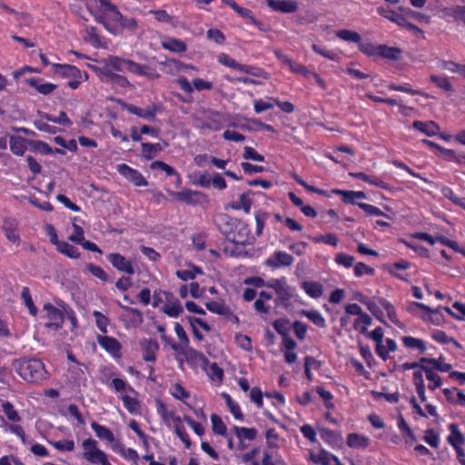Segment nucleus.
I'll list each match as a JSON object with an SVG mask.
<instances>
[{"instance_id": "nucleus-1", "label": "nucleus", "mask_w": 465, "mask_h": 465, "mask_svg": "<svg viewBox=\"0 0 465 465\" xmlns=\"http://www.w3.org/2000/svg\"><path fill=\"white\" fill-rule=\"evenodd\" d=\"M95 21L114 35H121L124 31L133 35L138 29V22L134 17L124 16L118 8L109 16H96Z\"/></svg>"}, {"instance_id": "nucleus-2", "label": "nucleus", "mask_w": 465, "mask_h": 465, "mask_svg": "<svg viewBox=\"0 0 465 465\" xmlns=\"http://www.w3.org/2000/svg\"><path fill=\"white\" fill-rule=\"evenodd\" d=\"M12 367L17 374L27 382H38L46 377V371L44 363L35 358L15 359Z\"/></svg>"}, {"instance_id": "nucleus-3", "label": "nucleus", "mask_w": 465, "mask_h": 465, "mask_svg": "<svg viewBox=\"0 0 465 465\" xmlns=\"http://www.w3.org/2000/svg\"><path fill=\"white\" fill-rule=\"evenodd\" d=\"M307 190L312 193H319L327 199H335L339 197L340 201L343 203H354L355 201L366 199V195L363 192L358 191H342V190H321L313 186L309 185Z\"/></svg>"}, {"instance_id": "nucleus-4", "label": "nucleus", "mask_w": 465, "mask_h": 465, "mask_svg": "<svg viewBox=\"0 0 465 465\" xmlns=\"http://www.w3.org/2000/svg\"><path fill=\"white\" fill-rule=\"evenodd\" d=\"M83 458L94 465H111L104 451L97 448V442L93 439H86L83 441Z\"/></svg>"}, {"instance_id": "nucleus-5", "label": "nucleus", "mask_w": 465, "mask_h": 465, "mask_svg": "<svg viewBox=\"0 0 465 465\" xmlns=\"http://www.w3.org/2000/svg\"><path fill=\"white\" fill-rule=\"evenodd\" d=\"M44 310L47 312V318L50 321L45 324V326L55 331L60 330L63 327L64 320V311L56 308L50 303H45L44 305Z\"/></svg>"}, {"instance_id": "nucleus-6", "label": "nucleus", "mask_w": 465, "mask_h": 465, "mask_svg": "<svg viewBox=\"0 0 465 465\" xmlns=\"http://www.w3.org/2000/svg\"><path fill=\"white\" fill-rule=\"evenodd\" d=\"M172 349L185 357L188 362H192L193 364H203L207 361L206 357L200 351L190 348L183 347V345H178L177 343L172 344Z\"/></svg>"}, {"instance_id": "nucleus-7", "label": "nucleus", "mask_w": 465, "mask_h": 465, "mask_svg": "<svg viewBox=\"0 0 465 465\" xmlns=\"http://www.w3.org/2000/svg\"><path fill=\"white\" fill-rule=\"evenodd\" d=\"M128 72L135 75L143 76L148 80H157L161 77V74L155 68L147 64H138L133 60L131 61Z\"/></svg>"}, {"instance_id": "nucleus-8", "label": "nucleus", "mask_w": 465, "mask_h": 465, "mask_svg": "<svg viewBox=\"0 0 465 465\" xmlns=\"http://www.w3.org/2000/svg\"><path fill=\"white\" fill-rule=\"evenodd\" d=\"M117 171L120 174L125 177L128 181L133 183L136 186H144L147 184L146 180L138 171L131 168L125 163L117 165Z\"/></svg>"}, {"instance_id": "nucleus-9", "label": "nucleus", "mask_w": 465, "mask_h": 465, "mask_svg": "<svg viewBox=\"0 0 465 465\" xmlns=\"http://www.w3.org/2000/svg\"><path fill=\"white\" fill-rule=\"evenodd\" d=\"M108 261L112 265L120 272H126L130 275L134 273V269L131 261L125 259L120 253H110L107 256Z\"/></svg>"}, {"instance_id": "nucleus-10", "label": "nucleus", "mask_w": 465, "mask_h": 465, "mask_svg": "<svg viewBox=\"0 0 465 465\" xmlns=\"http://www.w3.org/2000/svg\"><path fill=\"white\" fill-rule=\"evenodd\" d=\"M293 257L284 252H275L271 257L266 259L265 264L272 268H278L281 266H290L292 264Z\"/></svg>"}, {"instance_id": "nucleus-11", "label": "nucleus", "mask_w": 465, "mask_h": 465, "mask_svg": "<svg viewBox=\"0 0 465 465\" xmlns=\"http://www.w3.org/2000/svg\"><path fill=\"white\" fill-rule=\"evenodd\" d=\"M97 342L103 347L107 352L111 353L114 357H120L121 344L114 337L110 336H97Z\"/></svg>"}, {"instance_id": "nucleus-12", "label": "nucleus", "mask_w": 465, "mask_h": 465, "mask_svg": "<svg viewBox=\"0 0 465 465\" xmlns=\"http://www.w3.org/2000/svg\"><path fill=\"white\" fill-rule=\"evenodd\" d=\"M229 240L235 243L236 245L242 246L252 243V242L250 241V230L248 226L244 223H240L237 225V232H232L229 235Z\"/></svg>"}, {"instance_id": "nucleus-13", "label": "nucleus", "mask_w": 465, "mask_h": 465, "mask_svg": "<svg viewBox=\"0 0 465 465\" xmlns=\"http://www.w3.org/2000/svg\"><path fill=\"white\" fill-rule=\"evenodd\" d=\"M17 227H18V223L15 219L5 218L4 220L2 229H3V231L5 234V237L7 238L8 241L18 244L20 242V237L17 232Z\"/></svg>"}, {"instance_id": "nucleus-14", "label": "nucleus", "mask_w": 465, "mask_h": 465, "mask_svg": "<svg viewBox=\"0 0 465 465\" xmlns=\"http://www.w3.org/2000/svg\"><path fill=\"white\" fill-rule=\"evenodd\" d=\"M125 109L132 114L139 116L147 121H153L156 115V107L149 106L145 109L134 104H125Z\"/></svg>"}, {"instance_id": "nucleus-15", "label": "nucleus", "mask_w": 465, "mask_h": 465, "mask_svg": "<svg viewBox=\"0 0 465 465\" xmlns=\"http://www.w3.org/2000/svg\"><path fill=\"white\" fill-rule=\"evenodd\" d=\"M267 5L274 11L290 14L298 9L297 2L293 0H268Z\"/></svg>"}, {"instance_id": "nucleus-16", "label": "nucleus", "mask_w": 465, "mask_h": 465, "mask_svg": "<svg viewBox=\"0 0 465 465\" xmlns=\"http://www.w3.org/2000/svg\"><path fill=\"white\" fill-rule=\"evenodd\" d=\"M140 345L143 351V360L145 361H154L156 359L155 353L159 350L158 342L153 339H143L140 341Z\"/></svg>"}, {"instance_id": "nucleus-17", "label": "nucleus", "mask_w": 465, "mask_h": 465, "mask_svg": "<svg viewBox=\"0 0 465 465\" xmlns=\"http://www.w3.org/2000/svg\"><path fill=\"white\" fill-rule=\"evenodd\" d=\"M106 64L114 72L129 71L131 59H124L118 56L110 55L104 60Z\"/></svg>"}, {"instance_id": "nucleus-18", "label": "nucleus", "mask_w": 465, "mask_h": 465, "mask_svg": "<svg viewBox=\"0 0 465 465\" xmlns=\"http://www.w3.org/2000/svg\"><path fill=\"white\" fill-rule=\"evenodd\" d=\"M26 83L35 88L41 94L47 95L56 89V85L51 83H45L39 77H34L26 80Z\"/></svg>"}, {"instance_id": "nucleus-19", "label": "nucleus", "mask_w": 465, "mask_h": 465, "mask_svg": "<svg viewBox=\"0 0 465 465\" xmlns=\"http://www.w3.org/2000/svg\"><path fill=\"white\" fill-rule=\"evenodd\" d=\"M53 67L54 68V72L56 74H59L64 77L83 78V74L76 66L70 64H54Z\"/></svg>"}, {"instance_id": "nucleus-20", "label": "nucleus", "mask_w": 465, "mask_h": 465, "mask_svg": "<svg viewBox=\"0 0 465 465\" xmlns=\"http://www.w3.org/2000/svg\"><path fill=\"white\" fill-rule=\"evenodd\" d=\"M223 116L219 112L216 111H211L202 125L203 128H207L212 131H219L223 128Z\"/></svg>"}, {"instance_id": "nucleus-21", "label": "nucleus", "mask_w": 465, "mask_h": 465, "mask_svg": "<svg viewBox=\"0 0 465 465\" xmlns=\"http://www.w3.org/2000/svg\"><path fill=\"white\" fill-rule=\"evenodd\" d=\"M414 129L419 130L427 136H434L440 130V126L433 121L421 122L414 121L412 124Z\"/></svg>"}, {"instance_id": "nucleus-22", "label": "nucleus", "mask_w": 465, "mask_h": 465, "mask_svg": "<svg viewBox=\"0 0 465 465\" xmlns=\"http://www.w3.org/2000/svg\"><path fill=\"white\" fill-rule=\"evenodd\" d=\"M401 49L398 47L388 46L385 45H378V55L383 58L396 61L401 58Z\"/></svg>"}, {"instance_id": "nucleus-23", "label": "nucleus", "mask_w": 465, "mask_h": 465, "mask_svg": "<svg viewBox=\"0 0 465 465\" xmlns=\"http://www.w3.org/2000/svg\"><path fill=\"white\" fill-rule=\"evenodd\" d=\"M378 302L379 304L386 311L389 319L398 327L403 329L405 326L398 320L394 306L384 298H379Z\"/></svg>"}, {"instance_id": "nucleus-24", "label": "nucleus", "mask_w": 465, "mask_h": 465, "mask_svg": "<svg viewBox=\"0 0 465 465\" xmlns=\"http://www.w3.org/2000/svg\"><path fill=\"white\" fill-rule=\"evenodd\" d=\"M162 46L163 49L173 53H183L187 49V45L184 42L175 38H168L163 41Z\"/></svg>"}, {"instance_id": "nucleus-25", "label": "nucleus", "mask_w": 465, "mask_h": 465, "mask_svg": "<svg viewBox=\"0 0 465 465\" xmlns=\"http://www.w3.org/2000/svg\"><path fill=\"white\" fill-rule=\"evenodd\" d=\"M236 13L242 18L245 19L248 24H251V25H253L257 26L259 28V30H261L262 32H266L267 31L266 26L254 17L252 12L250 9H247V8H244V7L241 6Z\"/></svg>"}, {"instance_id": "nucleus-26", "label": "nucleus", "mask_w": 465, "mask_h": 465, "mask_svg": "<svg viewBox=\"0 0 465 465\" xmlns=\"http://www.w3.org/2000/svg\"><path fill=\"white\" fill-rule=\"evenodd\" d=\"M449 430H450L451 434L448 437V441L453 448L460 447L464 443L465 439L462 433L459 430L457 424H450Z\"/></svg>"}, {"instance_id": "nucleus-27", "label": "nucleus", "mask_w": 465, "mask_h": 465, "mask_svg": "<svg viewBox=\"0 0 465 465\" xmlns=\"http://www.w3.org/2000/svg\"><path fill=\"white\" fill-rule=\"evenodd\" d=\"M347 444L351 448H367L370 444V439L357 433H351L348 435Z\"/></svg>"}, {"instance_id": "nucleus-28", "label": "nucleus", "mask_w": 465, "mask_h": 465, "mask_svg": "<svg viewBox=\"0 0 465 465\" xmlns=\"http://www.w3.org/2000/svg\"><path fill=\"white\" fill-rule=\"evenodd\" d=\"M302 289L312 298H319L322 295L323 287L317 282H303Z\"/></svg>"}, {"instance_id": "nucleus-29", "label": "nucleus", "mask_w": 465, "mask_h": 465, "mask_svg": "<svg viewBox=\"0 0 465 465\" xmlns=\"http://www.w3.org/2000/svg\"><path fill=\"white\" fill-rule=\"evenodd\" d=\"M335 35L341 40H343V41L349 42V43H354L357 45L360 44V42L361 40V36L358 32L351 31L349 29L338 30V31H336Z\"/></svg>"}, {"instance_id": "nucleus-30", "label": "nucleus", "mask_w": 465, "mask_h": 465, "mask_svg": "<svg viewBox=\"0 0 465 465\" xmlns=\"http://www.w3.org/2000/svg\"><path fill=\"white\" fill-rule=\"evenodd\" d=\"M55 246L58 252L69 258L77 259L80 257L78 249L66 242L60 241Z\"/></svg>"}, {"instance_id": "nucleus-31", "label": "nucleus", "mask_w": 465, "mask_h": 465, "mask_svg": "<svg viewBox=\"0 0 465 465\" xmlns=\"http://www.w3.org/2000/svg\"><path fill=\"white\" fill-rule=\"evenodd\" d=\"M93 69L99 78L105 83H111L115 74L104 61H103L102 66H94Z\"/></svg>"}, {"instance_id": "nucleus-32", "label": "nucleus", "mask_w": 465, "mask_h": 465, "mask_svg": "<svg viewBox=\"0 0 465 465\" xmlns=\"http://www.w3.org/2000/svg\"><path fill=\"white\" fill-rule=\"evenodd\" d=\"M205 307L210 312L222 316L231 315V309L223 302L212 301L206 302Z\"/></svg>"}, {"instance_id": "nucleus-33", "label": "nucleus", "mask_w": 465, "mask_h": 465, "mask_svg": "<svg viewBox=\"0 0 465 465\" xmlns=\"http://www.w3.org/2000/svg\"><path fill=\"white\" fill-rule=\"evenodd\" d=\"M141 147L142 154L147 160L153 159L163 150L160 143H142Z\"/></svg>"}, {"instance_id": "nucleus-34", "label": "nucleus", "mask_w": 465, "mask_h": 465, "mask_svg": "<svg viewBox=\"0 0 465 465\" xmlns=\"http://www.w3.org/2000/svg\"><path fill=\"white\" fill-rule=\"evenodd\" d=\"M10 150L16 155H23L26 150L25 139L20 136H11Z\"/></svg>"}, {"instance_id": "nucleus-35", "label": "nucleus", "mask_w": 465, "mask_h": 465, "mask_svg": "<svg viewBox=\"0 0 465 465\" xmlns=\"http://www.w3.org/2000/svg\"><path fill=\"white\" fill-rule=\"evenodd\" d=\"M322 438L331 445L340 446L342 442V438L339 433L329 429L322 428L320 430Z\"/></svg>"}, {"instance_id": "nucleus-36", "label": "nucleus", "mask_w": 465, "mask_h": 465, "mask_svg": "<svg viewBox=\"0 0 465 465\" xmlns=\"http://www.w3.org/2000/svg\"><path fill=\"white\" fill-rule=\"evenodd\" d=\"M233 431L239 440L243 439L252 440L257 436V430L254 428H245V427H233Z\"/></svg>"}, {"instance_id": "nucleus-37", "label": "nucleus", "mask_w": 465, "mask_h": 465, "mask_svg": "<svg viewBox=\"0 0 465 465\" xmlns=\"http://www.w3.org/2000/svg\"><path fill=\"white\" fill-rule=\"evenodd\" d=\"M92 429L94 430L96 436L100 439L106 440L109 442H113L114 440V436L113 432L104 426L98 424L94 421L91 424Z\"/></svg>"}, {"instance_id": "nucleus-38", "label": "nucleus", "mask_w": 465, "mask_h": 465, "mask_svg": "<svg viewBox=\"0 0 465 465\" xmlns=\"http://www.w3.org/2000/svg\"><path fill=\"white\" fill-rule=\"evenodd\" d=\"M163 64H164L166 68V73L170 74H173L176 72H180L185 68H193V66L187 65L175 59H167L165 62L163 63Z\"/></svg>"}, {"instance_id": "nucleus-39", "label": "nucleus", "mask_w": 465, "mask_h": 465, "mask_svg": "<svg viewBox=\"0 0 465 465\" xmlns=\"http://www.w3.org/2000/svg\"><path fill=\"white\" fill-rule=\"evenodd\" d=\"M422 371L426 373L427 380L430 381L432 384L429 385L430 391H434L436 388L441 386V378L435 373L430 366H422Z\"/></svg>"}, {"instance_id": "nucleus-40", "label": "nucleus", "mask_w": 465, "mask_h": 465, "mask_svg": "<svg viewBox=\"0 0 465 465\" xmlns=\"http://www.w3.org/2000/svg\"><path fill=\"white\" fill-rule=\"evenodd\" d=\"M175 433L180 438V440L185 444V447L189 449L191 447V440L189 439V436L186 432V430L183 425L181 424V418L175 417Z\"/></svg>"}, {"instance_id": "nucleus-41", "label": "nucleus", "mask_w": 465, "mask_h": 465, "mask_svg": "<svg viewBox=\"0 0 465 465\" xmlns=\"http://www.w3.org/2000/svg\"><path fill=\"white\" fill-rule=\"evenodd\" d=\"M378 13L383 17L399 25H405V17L401 15L396 14L392 11H388L383 7H379Z\"/></svg>"}, {"instance_id": "nucleus-42", "label": "nucleus", "mask_w": 465, "mask_h": 465, "mask_svg": "<svg viewBox=\"0 0 465 465\" xmlns=\"http://www.w3.org/2000/svg\"><path fill=\"white\" fill-rule=\"evenodd\" d=\"M2 409L8 420L12 422H19L21 420L20 415L10 401H4L2 403Z\"/></svg>"}, {"instance_id": "nucleus-43", "label": "nucleus", "mask_w": 465, "mask_h": 465, "mask_svg": "<svg viewBox=\"0 0 465 465\" xmlns=\"http://www.w3.org/2000/svg\"><path fill=\"white\" fill-rule=\"evenodd\" d=\"M211 421L213 433L227 437V428L217 414L211 415Z\"/></svg>"}, {"instance_id": "nucleus-44", "label": "nucleus", "mask_w": 465, "mask_h": 465, "mask_svg": "<svg viewBox=\"0 0 465 465\" xmlns=\"http://www.w3.org/2000/svg\"><path fill=\"white\" fill-rule=\"evenodd\" d=\"M223 397L225 400L226 404H227L228 408L230 409V411L232 412V414L234 416V418L236 420H242L243 415L240 410L239 405L232 401V399L231 398V396L229 394L223 392Z\"/></svg>"}, {"instance_id": "nucleus-45", "label": "nucleus", "mask_w": 465, "mask_h": 465, "mask_svg": "<svg viewBox=\"0 0 465 465\" xmlns=\"http://www.w3.org/2000/svg\"><path fill=\"white\" fill-rule=\"evenodd\" d=\"M303 315H305L309 320H311L315 325L321 328H324L325 319L322 317V315L318 311H305L303 310L302 312Z\"/></svg>"}, {"instance_id": "nucleus-46", "label": "nucleus", "mask_w": 465, "mask_h": 465, "mask_svg": "<svg viewBox=\"0 0 465 465\" xmlns=\"http://www.w3.org/2000/svg\"><path fill=\"white\" fill-rule=\"evenodd\" d=\"M21 298L23 299L25 306L28 308L29 312L32 315H36L37 313V308L34 304L30 291L28 287H23L22 292H21Z\"/></svg>"}, {"instance_id": "nucleus-47", "label": "nucleus", "mask_w": 465, "mask_h": 465, "mask_svg": "<svg viewBox=\"0 0 465 465\" xmlns=\"http://www.w3.org/2000/svg\"><path fill=\"white\" fill-rule=\"evenodd\" d=\"M361 208H362L368 214L370 215H376V216H385L388 219H393L394 213H391V209L386 206L387 213H384L381 212L379 208H377L374 205H360Z\"/></svg>"}, {"instance_id": "nucleus-48", "label": "nucleus", "mask_w": 465, "mask_h": 465, "mask_svg": "<svg viewBox=\"0 0 465 465\" xmlns=\"http://www.w3.org/2000/svg\"><path fill=\"white\" fill-rule=\"evenodd\" d=\"M0 420L4 422V428L5 430H9L12 433L17 435L23 443H26V438L24 429L20 425L8 424L5 422L4 417L0 416Z\"/></svg>"}, {"instance_id": "nucleus-49", "label": "nucleus", "mask_w": 465, "mask_h": 465, "mask_svg": "<svg viewBox=\"0 0 465 465\" xmlns=\"http://www.w3.org/2000/svg\"><path fill=\"white\" fill-rule=\"evenodd\" d=\"M402 342L407 348L411 349H419L421 352H424L426 351V346L424 342L417 338H413L411 336H404L402 337Z\"/></svg>"}, {"instance_id": "nucleus-50", "label": "nucleus", "mask_w": 465, "mask_h": 465, "mask_svg": "<svg viewBox=\"0 0 465 465\" xmlns=\"http://www.w3.org/2000/svg\"><path fill=\"white\" fill-rule=\"evenodd\" d=\"M273 328L283 337L289 335L290 321L287 319H278L273 322Z\"/></svg>"}, {"instance_id": "nucleus-51", "label": "nucleus", "mask_w": 465, "mask_h": 465, "mask_svg": "<svg viewBox=\"0 0 465 465\" xmlns=\"http://www.w3.org/2000/svg\"><path fill=\"white\" fill-rule=\"evenodd\" d=\"M163 311L170 317H177L183 312V307L180 302H168L163 308Z\"/></svg>"}, {"instance_id": "nucleus-52", "label": "nucleus", "mask_w": 465, "mask_h": 465, "mask_svg": "<svg viewBox=\"0 0 465 465\" xmlns=\"http://www.w3.org/2000/svg\"><path fill=\"white\" fill-rule=\"evenodd\" d=\"M86 268L94 277L104 282L110 281L108 274L104 271L102 267L95 265L94 263H88L86 265Z\"/></svg>"}, {"instance_id": "nucleus-53", "label": "nucleus", "mask_w": 465, "mask_h": 465, "mask_svg": "<svg viewBox=\"0 0 465 465\" xmlns=\"http://www.w3.org/2000/svg\"><path fill=\"white\" fill-rule=\"evenodd\" d=\"M364 305L367 306L368 310L376 317V319L386 324L385 321L383 320V312L380 308L381 305L379 302L377 303L374 301L369 299Z\"/></svg>"}, {"instance_id": "nucleus-54", "label": "nucleus", "mask_w": 465, "mask_h": 465, "mask_svg": "<svg viewBox=\"0 0 465 465\" xmlns=\"http://www.w3.org/2000/svg\"><path fill=\"white\" fill-rule=\"evenodd\" d=\"M93 315L95 318V323H96L97 328L103 333H106L107 332V325L109 323V319L98 311H94L93 312Z\"/></svg>"}, {"instance_id": "nucleus-55", "label": "nucleus", "mask_w": 465, "mask_h": 465, "mask_svg": "<svg viewBox=\"0 0 465 465\" xmlns=\"http://www.w3.org/2000/svg\"><path fill=\"white\" fill-rule=\"evenodd\" d=\"M152 169H159L163 171L168 176L177 175V172L174 168L168 165L167 163L162 161H154L151 163Z\"/></svg>"}, {"instance_id": "nucleus-56", "label": "nucleus", "mask_w": 465, "mask_h": 465, "mask_svg": "<svg viewBox=\"0 0 465 465\" xmlns=\"http://www.w3.org/2000/svg\"><path fill=\"white\" fill-rule=\"evenodd\" d=\"M101 5L104 7L101 14H94V17L96 16H109L114 11L117 9V6L113 4L110 0H99Z\"/></svg>"}, {"instance_id": "nucleus-57", "label": "nucleus", "mask_w": 465, "mask_h": 465, "mask_svg": "<svg viewBox=\"0 0 465 465\" xmlns=\"http://www.w3.org/2000/svg\"><path fill=\"white\" fill-rule=\"evenodd\" d=\"M20 27H30L34 22V18L27 13L16 12L14 14Z\"/></svg>"}, {"instance_id": "nucleus-58", "label": "nucleus", "mask_w": 465, "mask_h": 465, "mask_svg": "<svg viewBox=\"0 0 465 465\" xmlns=\"http://www.w3.org/2000/svg\"><path fill=\"white\" fill-rule=\"evenodd\" d=\"M359 49L368 56L378 55V46L369 42H360Z\"/></svg>"}, {"instance_id": "nucleus-59", "label": "nucleus", "mask_w": 465, "mask_h": 465, "mask_svg": "<svg viewBox=\"0 0 465 465\" xmlns=\"http://www.w3.org/2000/svg\"><path fill=\"white\" fill-rule=\"evenodd\" d=\"M86 35L88 37L89 43L94 46L99 47L101 44L100 36L98 35V30L94 26H91L86 28Z\"/></svg>"}, {"instance_id": "nucleus-60", "label": "nucleus", "mask_w": 465, "mask_h": 465, "mask_svg": "<svg viewBox=\"0 0 465 465\" xmlns=\"http://www.w3.org/2000/svg\"><path fill=\"white\" fill-rule=\"evenodd\" d=\"M50 443L60 451H72L74 449V442L72 440H64Z\"/></svg>"}, {"instance_id": "nucleus-61", "label": "nucleus", "mask_w": 465, "mask_h": 465, "mask_svg": "<svg viewBox=\"0 0 465 465\" xmlns=\"http://www.w3.org/2000/svg\"><path fill=\"white\" fill-rule=\"evenodd\" d=\"M243 158L252 160L256 162H264L263 155L258 153L252 147L245 146L242 154Z\"/></svg>"}, {"instance_id": "nucleus-62", "label": "nucleus", "mask_w": 465, "mask_h": 465, "mask_svg": "<svg viewBox=\"0 0 465 465\" xmlns=\"http://www.w3.org/2000/svg\"><path fill=\"white\" fill-rule=\"evenodd\" d=\"M431 82H433L438 87L445 90V91H451L452 85L449 82V80L445 77H440L437 75H431L430 76Z\"/></svg>"}, {"instance_id": "nucleus-63", "label": "nucleus", "mask_w": 465, "mask_h": 465, "mask_svg": "<svg viewBox=\"0 0 465 465\" xmlns=\"http://www.w3.org/2000/svg\"><path fill=\"white\" fill-rule=\"evenodd\" d=\"M335 262L340 265L350 268L354 262V258L353 256L346 253H338L335 257Z\"/></svg>"}, {"instance_id": "nucleus-64", "label": "nucleus", "mask_w": 465, "mask_h": 465, "mask_svg": "<svg viewBox=\"0 0 465 465\" xmlns=\"http://www.w3.org/2000/svg\"><path fill=\"white\" fill-rule=\"evenodd\" d=\"M207 37L218 45H223L225 41L224 35L218 29H209L207 31Z\"/></svg>"}]
</instances>
